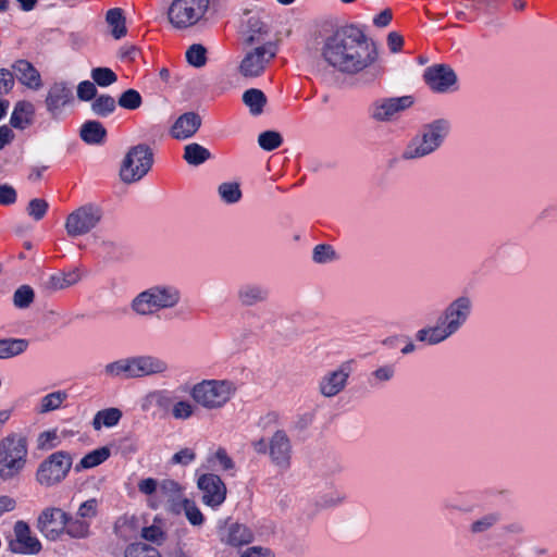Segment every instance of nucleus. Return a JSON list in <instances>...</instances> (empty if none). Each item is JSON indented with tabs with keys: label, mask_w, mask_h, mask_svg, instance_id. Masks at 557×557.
I'll list each match as a JSON object with an SVG mask.
<instances>
[{
	"label": "nucleus",
	"mask_w": 557,
	"mask_h": 557,
	"mask_svg": "<svg viewBox=\"0 0 557 557\" xmlns=\"http://www.w3.org/2000/svg\"><path fill=\"white\" fill-rule=\"evenodd\" d=\"M320 61L333 72L360 76L367 84L377 83L386 74L376 44L354 24L337 28L322 40Z\"/></svg>",
	"instance_id": "f257e3e1"
},
{
	"label": "nucleus",
	"mask_w": 557,
	"mask_h": 557,
	"mask_svg": "<svg viewBox=\"0 0 557 557\" xmlns=\"http://www.w3.org/2000/svg\"><path fill=\"white\" fill-rule=\"evenodd\" d=\"M472 311V298L458 296L444 308L435 325L424 326L416 333L417 341L430 346L447 341L468 323Z\"/></svg>",
	"instance_id": "f03ea898"
},
{
	"label": "nucleus",
	"mask_w": 557,
	"mask_h": 557,
	"mask_svg": "<svg viewBox=\"0 0 557 557\" xmlns=\"http://www.w3.org/2000/svg\"><path fill=\"white\" fill-rule=\"evenodd\" d=\"M137 487L140 494L146 496L147 505L151 509L164 508L168 512L178 515V507L184 500V487L172 479L158 481L153 478H145L138 481Z\"/></svg>",
	"instance_id": "7ed1b4c3"
},
{
	"label": "nucleus",
	"mask_w": 557,
	"mask_h": 557,
	"mask_svg": "<svg viewBox=\"0 0 557 557\" xmlns=\"http://www.w3.org/2000/svg\"><path fill=\"white\" fill-rule=\"evenodd\" d=\"M182 301L181 289L171 284H157L137 294L131 309L139 317H151L162 310H172Z\"/></svg>",
	"instance_id": "20e7f679"
},
{
	"label": "nucleus",
	"mask_w": 557,
	"mask_h": 557,
	"mask_svg": "<svg viewBox=\"0 0 557 557\" xmlns=\"http://www.w3.org/2000/svg\"><path fill=\"white\" fill-rule=\"evenodd\" d=\"M28 445L25 436L10 433L0 440V481H18L27 466Z\"/></svg>",
	"instance_id": "39448f33"
},
{
	"label": "nucleus",
	"mask_w": 557,
	"mask_h": 557,
	"mask_svg": "<svg viewBox=\"0 0 557 557\" xmlns=\"http://www.w3.org/2000/svg\"><path fill=\"white\" fill-rule=\"evenodd\" d=\"M237 384L228 379L202 380L193 385L190 397L203 409L220 410L237 394Z\"/></svg>",
	"instance_id": "423d86ee"
},
{
	"label": "nucleus",
	"mask_w": 557,
	"mask_h": 557,
	"mask_svg": "<svg viewBox=\"0 0 557 557\" xmlns=\"http://www.w3.org/2000/svg\"><path fill=\"white\" fill-rule=\"evenodd\" d=\"M450 131V123L445 119L434 120L422 126L410 139L403 151V159L416 160L430 156L444 143Z\"/></svg>",
	"instance_id": "0eeeda50"
},
{
	"label": "nucleus",
	"mask_w": 557,
	"mask_h": 557,
	"mask_svg": "<svg viewBox=\"0 0 557 557\" xmlns=\"http://www.w3.org/2000/svg\"><path fill=\"white\" fill-rule=\"evenodd\" d=\"M211 0H173L168 20L176 29H187L210 22L215 15Z\"/></svg>",
	"instance_id": "6e6552de"
},
{
	"label": "nucleus",
	"mask_w": 557,
	"mask_h": 557,
	"mask_svg": "<svg viewBox=\"0 0 557 557\" xmlns=\"http://www.w3.org/2000/svg\"><path fill=\"white\" fill-rule=\"evenodd\" d=\"M73 465L70 453L58 450L49 455L39 465L35 473L36 482L44 487H52L63 482Z\"/></svg>",
	"instance_id": "1a4fd4ad"
},
{
	"label": "nucleus",
	"mask_w": 557,
	"mask_h": 557,
	"mask_svg": "<svg viewBox=\"0 0 557 557\" xmlns=\"http://www.w3.org/2000/svg\"><path fill=\"white\" fill-rule=\"evenodd\" d=\"M152 163L153 153L147 145L134 146L122 161L120 177L126 184L136 183L150 171Z\"/></svg>",
	"instance_id": "9d476101"
},
{
	"label": "nucleus",
	"mask_w": 557,
	"mask_h": 557,
	"mask_svg": "<svg viewBox=\"0 0 557 557\" xmlns=\"http://www.w3.org/2000/svg\"><path fill=\"white\" fill-rule=\"evenodd\" d=\"M278 51L276 42H267L262 46L247 47L239 63L238 72L244 77H258L273 62Z\"/></svg>",
	"instance_id": "9b49d317"
},
{
	"label": "nucleus",
	"mask_w": 557,
	"mask_h": 557,
	"mask_svg": "<svg viewBox=\"0 0 557 557\" xmlns=\"http://www.w3.org/2000/svg\"><path fill=\"white\" fill-rule=\"evenodd\" d=\"M102 211L96 205H85L72 213L65 220V230L70 237H77L94 230L101 221Z\"/></svg>",
	"instance_id": "f8f14e48"
},
{
	"label": "nucleus",
	"mask_w": 557,
	"mask_h": 557,
	"mask_svg": "<svg viewBox=\"0 0 557 557\" xmlns=\"http://www.w3.org/2000/svg\"><path fill=\"white\" fill-rule=\"evenodd\" d=\"M203 505L216 509L226 499L227 488L222 479L214 473H203L197 480Z\"/></svg>",
	"instance_id": "ddd939ff"
},
{
	"label": "nucleus",
	"mask_w": 557,
	"mask_h": 557,
	"mask_svg": "<svg viewBox=\"0 0 557 557\" xmlns=\"http://www.w3.org/2000/svg\"><path fill=\"white\" fill-rule=\"evenodd\" d=\"M8 547L11 553L18 555H37L42 548L38 537L23 520L14 523L13 537L9 541Z\"/></svg>",
	"instance_id": "4468645a"
},
{
	"label": "nucleus",
	"mask_w": 557,
	"mask_h": 557,
	"mask_svg": "<svg viewBox=\"0 0 557 557\" xmlns=\"http://www.w3.org/2000/svg\"><path fill=\"white\" fill-rule=\"evenodd\" d=\"M351 361L343 362L320 379L318 389L323 397L333 398L346 388L351 373Z\"/></svg>",
	"instance_id": "2eb2a0df"
},
{
	"label": "nucleus",
	"mask_w": 557,
	"mask_h": 557,
	"mask_svg": "<svg viewBox=\"0 0 557 557\" xmlns=\"http://www.w3.org/2000/svg\"><path fill=\"white\" fill-rule=\"evenodd\" d=\"M69 522V516L60 508L50 507L42 510L37 520V528L49 540L59 539Z\"/></svg>",
	"instance_id": "dca6fc26"
},
{
	"label": "nucleus",
	"mask_w": 557,
	"mask_h": 557,
	"mask_svg": "<svg viewBox=\"0 0 557 557\" xmlns=\"http://www.w3.org/2000/svg\"><path fill=\"white\" fill-rule=\"evenodd\" d=\"M426 85L435 92H448L456 89L457 76L445 64L429 66L423 74Z\"/></svg>",
	"instance_id": "f3484780"
},
{
	"label": "nucleus",
	"mask_w": 557,
	"mask_h": 557,
	"mask_svg": "<svg viewBox=\"0 0 557 557\" xmlns=\"http://www.w3.org/2000/svg\"><path fill=\"white\" fill-rule=\"evenodd\" d=\"M269 457L272 463L281 470L290 467L292 443L283 430H277L269 441Z\"/></svg>",
	"instance_id": "a211bd4d"
},
{
	"label": "nucleus",
	"mask_w": 557,
	"mask_h": 557,
	"mask_svg": "<svg viewBox=\"0 0 557 557\" xmlns=\"http://www.w3.org/2000/svg\"><path fill=\"white\" fill-rule=\"evenodd\" d=\"M412 103L413 100L410 96L383 99L373 103L371 107V116L375 121H388L396 113L411 107Z\"/></svg>",
	"instance_id": "6ab92c4d"
},
{
	"label": "nucleus",
	"mask_w": 557,
	"mask_h": 557,
	"mask_svg": "<svg viewBox=\"0 0 557 557\" xmlns=\"http://www.w3.org/2000/svg\"><path fill=\"white\" fill-rule=\"evenodd\" d=\"M271 28L268 23L258 16H251L247 22V27L243 33V42L246 47L262 46L267 42H274L270 39Z\"/></svg>",
	"instance_id": "aec40b11"
},
{
	"label": "nucleus",
	"mask_w": 557,
	"mask_h": 557,
	"mask_svg": "<svg viewBox=\"0 0 557 557\" xmlns=\"http://www.w3.org/2000/svg\"><path fill=\"white\" fill-rule=\"evenodd\" d=\"M134 362L136 379L164 375L170 369L169 363L164 359L153 355L134 356Z\"/></svg>",
	"instance_id": "412c9836"
},
{
	"label": "nucleus",
	"mask_w": 557,
	"mask_h": 557,
	"mask_svg": "<svg viewBox=\"0 0 557 557\" xmlns=\"http://www.w3.org/2000/svg\"><path fill=\"white\" fill-rule=\"evenodd\" d=\"M72 98V88L65 83L57 82L49 87L45 103L47 110L53 116H57L61 113L62 109L70 103Z\"/></svg>",
	"instance_id": "4be33fe9"
},
{
	"label": "nucleus",
	"mask_w": 557,
	"mask_h": 557,
	"mask_svg": "<svg viewBox=\"0 0 557 557\" xmlns=\"http://www.w3.org/2000/svg\"><path fill=\"white\" fill-rule=\"evenodd\" d=\"M13 76L32 90H39L42 87V79L38 70L27 60L21 59L12 64Z\"/></svg>",
	"instance_id": "5701e85b"
},
{
	"label": "nucleus",
	"mask_w": 557,
	"mask_h": 557,
	"mask_svg": "<svg viewBox=\"0 0 557 557\" xmlns=\"http://www.w3.org/2000/svg\"><path fill=\"white\" fill-rule=\"evenodd\" d=\"M220 539L226 545L239 547L252 541V533L244 524L232 523L221 531Z\"/></svg>",
	"instance_id": "b1692460"
},
{
	"label": "nucleus",
	"mask_w": 557,
	"mask_h": 557,
	"mask_svg": "<svg viewBox=\"0 0 557 557\" xmlns=\"http://www.w3.org/2000/svg\"><path fill=\"white\" fill-rule=\"evenodd\" d=\"M200 116L194 112L181 115L171 128V135L176 139H187L191 137L200 127Z\"/></svg>",
	"instance_id": "393cba45"
},
{
	"label": "nucleus",
	"mask_w": 557,
	"mask_h": 557,
	"mask_svg": "<svg viewBox=\"0 0 557 557\" xmlns=\"http://www.w3.org/2000/svg\"><path fill=\"white\" fill-rule=\"evenodd\" d=\"M237 298L242 306L252 307L269 298V290L260 284H245L239 287Z\"/></svg>",
	"instance_id": "a878e982"
},
{
	"label": "nucleus",
	"mask_w": 557,
	"mask_h": 557,
	"mask_svg": "<svg viewBox=\"0 0 557 557\" xmlns=\"http://www.w3.org/2000/svg\"><path fill=\"white\" fill-rule=\"evenodd\" d=\"M103 373L111 379H136L134 356L107 363L103 368Z\"/></svg>",
	"instance_id": "bb28decb"
},
{
	"label": "nucleus",
	"mask_w": 557,
	"mask_h": 557,
	"mask_svg": "<svg viewBox=\"0 0 557 557\" xmlns=\"http://www.w3.org/2000/svg\"><path fill=\"white\" fill-rule=\"evenodd\" d=\"M106 23L109 33L114 39H121L126 36L127 27L124 12L120 8H113L106 13Z\"/></svg>",
	"instance_id": "cd10ccee"
},
{
	"label": "nucleus",
	"mask_w": 557,
	"mask_h": 557,
	"mask_svg": "<svg viewBox=\"0 0 557 557\" xmlns=\"http://www.w3.org/2000/svg\"><path fill=\"white\" fill-rule=\"evenodd\" d=\"M122 416V410L119 408H106L96 412L91 425L95 431H99L102 428H113L120 422Z\"/></svg>",
	"instance_id": "c85d7f7f"
},
{
	"label": "nucleus",
	"mask_w": 557,
	"mask_h": 557,
	"mask_svg": "<svg viewBox=\"0 0 557 557\" xmlns=\"http://www.w3.org/2000/svg\"><path fill=\"white\" fill-rule=\"evenodd\" d=\"M114 530H115L116 535L124 541H129V540L136 539V536L140 532L139 520L134 516L121 517L115 522Z\"/></svg>",
	"instance_id": "c756f323"
},
{
	"label": "nucleus",
	"mask_w": 557,
	"mask_h": 557,
	"mask_svg": "<svg viewBox=\"0 0 557 557\" xmlns=\"http://www.w3.org/2000/svg\"><path fill=\"white\" fill-rule=\"evenodd\" d=\"M34 114V106L27 101L16 103L11 116V125L15 128H25L30 124Z\"/></svg>",
	"instance_id": "7c9ffc66"
},
{
	"label": "nucleus",
	"mask_w": 557,
	"mask_h": 557,
	"mask_svg": "<svg viewBox=\"0 0 557 557\" xmlns=\"http://www.w3.org/2000/svg\"><path fill=\"white\" fill-rule=\"evenodd\" d=\"M111 455L109 447H99L87 455H85L79 462L75 466L76 471L95 468L104 462Z\"/></svg>",
	"instance_id": "2f4dec72"
},
{
	"label": "nucleus",
	"mask_w": 557,
	"mask_h": 557,
	"mask_svg": "<svg viewBox=\"0 0 557 557\" xmlns=\"http://www.w3.org/2000/svg\"><path fill=\"white\" fill-rule=\"evenodd\" d=\"M243 102L252 115H260L267 104V97L262 90L250 88L243 94Z\"/></svg>",
	"instance_id": "473e14b6"
},
{
	"label": "nucleus",
	"mask_w": 557,
	"mask_h": 557,
	"mask_svg": "<svg viewBox=\"0 0 557 557\" xmlns=\"http://www.w3.org/2000/svg\"><path fill=\"white\" fill-rule=\"evenodd\" d=\"M28 347V342L24 338H2L0 339V359H9L23 354Z\"/></svg>",
	"instance_id": "72a5a7b5"
},
{
	"label": "nucleus",
	"mask_w": 557,
	"mask_h": 557,
	"mask_svg": "<svg viewBox=\"0 0 557 557\" xmlns=\"http://www.w3.org/2000/svg\"><path fill=\"white\" fill-rule=\"evenodd\" d=\"M196 405L195 401L193 403L188 399H174L170 409V416L174 420H189L197 411Z\"/></svg>",
	"instance_id": "f704fd0d"
},
{
	"label": "nucleus",
	"mask_w": 557,
	"mask_h": 557,
	"mask_svg": "<svg viewBox=\"0 0 557 557\" xmlns=\"http://www.w3.org/2000/svg\"><path fill=\"white\" fill-rule=\"evenodd\" d=\"M210 158V151L197 143L188 144L184 148V160L190 165H200Z\"/></svg>",
	"instance_id": "c9c22d12"
},
{
	"label": "nucleus",
	"mask_w": 557,
	"mask_h": 557,
	"mask_svg": "<svg viewBox=\"0 0 557 557\" xmlns=\"http://www.w3.org/2000/svg\"><path fill=\"white\" fill-rule=\"evenodd\" d=\"M181 512H184L186 519L193 527H201L206 518L195 500L189 499L187 497L184 498V500L181 503L178 507V515Z\"/></svg>",
	"instance_id": "e433bc0d"
},
{
	"label": "nucleus",
	"mask_w": 557,
	"mask_h": 557,
	"mask_svg": "<svg viewBox=\"0 0 557 557\" xmlns=\"http://www.w3.org/2000/svg\"><path fill=\"white\" fill-rule=\"evenodd\" d=\"M67 399L65 391H55L45 395L38 405L37 411L39 413H48L61 408L62 404Z\"/></svg>",
	"instance_id": "4c0bfd02"
},
{
	"label": "nucleus",
	"mask_w": 557,
	"mask_h": 557,
	"mask_svg": "<svg viewBox=\"0 0 557 557\" xmlns=\"http://www.w3.org/2000/svg\"><path fill=\"white\" fill-rule=\"evenodd\" d=\"M173 398L165 394L162 391H153L145 396L141 401V409L144 411H148L152 404H156L160 407L164 412L170 413L171 406L173 404Z\"/></svg>",
	"instance_id": "58836bf2"
},
{
	"label": "nucleus",
	"mask_w": 557,
	"mask_h": 557,
	"mask_svg": "<svg viewBox=\"0 0 557 557\" xmlns=\"http://www.w3.org/2000/svg\"><path fill=\"white\" fill-rule=\"evenodd\" d=\"M106 136L104 127L96 121H89L82 126L81 137L87 144H99Z\"/></svg>",
	"instance_id": "ea45409f"
},
{
	"label": "nucleus",
	"mask_w": 557,
	"mask_h": 557,
	"mask_svg": "<svg viewBox=\"0 0 557 557\" xmlns=\"http://www.w3.org/2000/svg\"><path fill=\"white\" fill-rule=\"evenodd\" d=\"M218 194L225 203H236L242 198L239 184L236 182H225L219 185Z\"/></svg>",
	"instance_id": "a19ab883"
},
{
	"label": "nucleus",
	"mask_w": 557,
	"mask_h": 557,
	"mask_svg": "<svg viewBox=\"0 0 557 557\" xmlns=\"http://www.w3.org/2000/svg\"><path fill=\"white\" fill-rule=\"evenodd\" d=\"M338 259L337 252L331 245L320 244L313 248L312 260L315 263L324 264Z\"/></svg>",
	"instance_id": "79ce46f5"
},
{
	"label": "nucleus",
	"mask_w": 557,
	"mask_h": 557,
	"mask_svg": "<svg viewBox=\"0 0 557 557\" xmlns=\"http://www.w3.org/2000/svg\"><path fill=\"white\" fill-rule=\"evenodd\" d=\"M124 557H161L158 549L144 543H133L124 552Z\"/></svg>",
	"instance_id": "37998d69"
},
{
	"label": "nucleus",
	"mask_w": 557,
	"mask_h": 557,
	"mask_svg": "<svg viewBox=\"0 0 557 557\" xmlns=\"http://www.w3.org/2000/svg\"><path fill=\"white\" fill-rule=\"evenodd\" d=\"M186 59L190 65L202 67L207 62V49L200 44H194L187 49Z\"/></svg>",
	"instance_id": "c03bdc74"
},
{
	"label": "nucleus",
	"mask_w": 557,
	"mask_h": 557,
	"mask_svg": "<svg viewBox=\"0 0 557 557\" xmlns=\"http://www.w3.org/2000/svg\"><path fill=\"white\" fill-rule=\"evenodd\" d=\"M65 532L72 537H86L89 533V522L81 518L71 519L69 517Z\"/></svg>",
	"instance_id": "a18cd8bd"
},
{
	"label": "nucleus",
	"mask_w": 557,
	"mask_h": 557,
	"mask_svg": "<svg viewBox=\"0 0 557 557\" xmlns=\"http://www.w3.org/2000/svg\"><path fill=\"white\" fill-rule=\"evenodd\" d=\"M283 143V138L280 133L274 131H267L259 135L258 144L267 151L278 148Z\"/></svg>",
	"instance_id": "49530a36"
},
{
	"label": "nucleus",
	"mask_w": 557,
	"mask_h": 557,
	"mask_svg": "<svg viewBox=\"0 0 557 557\" xmlns=\"http://www.w3.org/2000/svg\"><path fill=\"white\" fill-rule=\"evenodd\" d=\"M346 500V494L339 490H332L319 497V505L322 508H332L342 505Z\"/></svg>",
	"instance_id": "de8ad7c7"
},
{
	"label": "nucleus",
	"mask_w": 557,
	"mask_h": 557,
	"mask_svg": "<svg viewBox=\"0 0 557 557\" xmlns=\"http://www.w3.org/2000/svg\"><path fill=\"white\" fill-rule=\"evenodd\" d=\"M34 300V290L28 285H22L13 295L14 306L17 308H27Z\"/></svg>",
	"instance_id": "09e8293b"
},
{
	"label": "nucleus",
	"mask_w": 557,
	"mask_h": 557,
	"mask_svg": "<svg viewBox=\"0 0 557 557\" xmlns=\"http://www.w3.org/2000/svg\"><path fill=\"white\" fill-rule=\"evenodd\" d=\"M37 448L40 450H50L59 445V435L57 430L41 432L37 437Z\"/></svg>",
	"instance_id": "8fccbe9b"
},
{
	"label": "nucleus",
	"mask_w": 557,
	"mask_h": 557,
	"mask_svg": "<svg viewBox=\"0 0 557 557\" xmlns=\"http://www.w3.org/2000/svg\"><path fill=\"white\" fill-rule=\"evenodd\" d=\"M92 111L101 116L108 115L115 109V101L110 96H100L92 102Z\"/></svg>",
	"instance_id": "3c124183"
},
{
	"label": "nucleus",
	"mask_w": 557,
	"mask_h": 557,
	"mask_svg": "<svg viewBox=\"0 0 557 557\" xmlns=\"http://www.w3.org/2000/svg\"><path fill=\"white\" fill-rule=\"evenodd\" d=\"M92 79L99 86H109L116 82L117 77L115 73L109 67H96L91 71Z\"/></svg>",
	"instance_id": "603ef678"
},
{
	"label": "nucleus",
	"mask_w": 557,
	"mask_h": 557,
	"mask_svg": "<svg viewBox=\"0 0 557 557\" xmlns=\"http://www.w3.org/2000/svg\"><path fill=\"white\" fill-rule=\"evenodd\" d=\"M119 104L122 108L128 109V110H135L140 107L141 104V97L138 91L135 89H128L124 91L120 99Z\"/></svg>",
	"instance_id": "864d4df0"
},
{
	"label": "nucleus",
	"mask_w": 557,
	"mask_h": 557,
	"mask_svg": "<svg viewBox=\"0 0 557 557\" xmlns=\"http://www.w3.org/2000/svg\"><path fill=\"white\" fill-rule=\"evenodd\" d=\"M48 202L41 198L32 199L27 206V213L36 221L41 220L48 210Z\"/></svg>",
	"instance_id": "5fc2aeb1"
},
{
	"label": "nucleus",
	"mask_w": 557,
	"mask_h": 557,
	"mask_svg": "<svg viewBox=\"0 0 557 557\" xmlns=\"http://www.w3.org/2000/svg\"><path fill=\"white\" fill-rule=\"evenodd\" d=\"M210 461L216 462L220 466V469L223 471H231L235 468V462L223 447H219L215 450L212 458H210Z\"/></svg>",
	"instance_id": "6e6d98bb"
},
{
	"label": "nucleus",
	"mask_w": 557,
	"mask_h": 557,
	"mask_svg": "<svg viewBox=\"0 0 557 557\" xmlns=\"http://www.w3.org/2000/svg\"><path fill=\"white\" fill-rule=\"evenodd\" d=\"M143 539L154 544H161L165 540L164 531L158 525L140 528Z\"/></svg>",
	"instance_id": "4d7b16f0"
},
{
	"label": "nucleus",
	"mask_w": 557,
	"mask_h": 557,
	"mask_svg": "<svg viewBox=\"0 0 557 557\" xmlns=\"http://www.w3.org/2000/svg\"><path fill=\"white\" fill-rule=\"evenodd\" d=\"M97 511H98V502H97V499L91 498V499L84 502L79 506L77 516H78V518L87 521V520H90L94 517H96Z\"/></svg>",
	"instance_id": "13d9d810"
},
{
	"label": "nucleus",
	"mask_w": 557,
	"mask_h": 557,
	"mask_svg": "<svg viewBox=\"0 0 557 557\" xmlns=\"http://www.w3.org/2000/svg\"><path fill=\"white\" fill-rule=\"evenodd\" d=\"M498 520L496 515H487L471 524L472 533H483L491 529Z\"/></svg>",
	"instance_id": "bf43d9fd"
},
{
	"label": "nucleus",
	"mask_w": 557,
	"mask_h": 557,
	"mask_svg": "<svg viewBox=\"0 0 557 557\" xmlns=\"http://www.w3.org/2000/svg\"><path fill=\"white\" fill-rule=\"evenodd\" d=\"M195 459L196 453L193 448H183L172 456L171 462L173 465L187 466L191 463Z\"/></svg>",
	"instance_id": "052dcab7"
},
{
	"label": "nucleus",
	"mask_w": 557,
	"mask_h": 557,
	"mask_svg": "<svg viewBox=\"0 0 557 557\" xmlns=\"http://www.w3.org/2000/svg\"><path fill=\"white\" fill-rule=\"evenodd\" d=\"M97 89L94 83L84 81L77 86V97L83 101H88L96 96Z\"/></svg>",
	"instance_id": "680f3d73"
},
{
	"label": "nucleus",
	"mask_w": 557,
	"mask_h": 557,
	"mask_svg": "<svg viewBox=\"0 0 557 557\" xmlns=\"http://www.w3.org/2000/svg\"><path fill=\"white\" fill-rule=\"evenodd\" d=\"M13 73L7 69L0 70V95H5L14 87Z\"/></svg>",
	"instance_id": "e2e57ef3"
},
{
	"label": "nucleus",
	"mask_w": 557,
	"mask_h": 557,
	"mask_svg": "<svg viewBox=\"0 0 557 557\" xmlns=\"http://www.w3.org/2000/svg\"><path fill=\"white\" fill-rule=\"evenodd\" d=\"M44 287L51 292L66 288L65 273L49 276L48 280L44 282Z\"/></svg>",
	"instance_id": "0e129e2a"
},
{
	"label": "nucleus",
	"mask_w": 557,
	"mask_h": 557,
	"mask_svg": "<svg viewBox=\"0 0 557 557\" xmlns=\"http://www.w3.org/2000/svg\"><path fill=\"white\" fill-rule=\"evenodd\" d=\"M404 38L397 32H391L387 35V47L393 53H397L403 49Z\"/></svg>",
	"instance_id": "69168bd1"
},
{
	"label": "nucleus",
	"mask_w": 557,
	"mask_h": 557,
	"mask_svg": "<svg viewBox=\"0 0 557 557\" xmlns=\"http://www.w3.org/2000/svg\"><path fill=\"white\" fill-rule=\"evenodd\" d=\"M395 368L394 366H383L377 368L373 372V376L379 382H387L394 377Z\"/></svg>",
	"instance_id": "338daca9"
},
{
	"label": "nucleus",
	"mask_w": 557,
	"mask_h": 557,
	"mask_svg": "<svg viewBox=\"0 0 557 557\" xmlns=\"http://www.w3.org/2000/svg\"><path fill=\"white\" fill-rule=\"evenodd\" d=\"M16 200L15 189L8 185L0 186V203L11 205Z\"/></svg>",
	"instance_id": "774afa93"
}]
</instances>
